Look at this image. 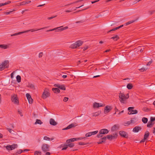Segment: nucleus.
<instances>
[{
  "instance_id": "obj_1",
  "label": "nucleus",
  "mask_w": 155,
  "mask_h": 155,
  "mask_svg": "<svg viewBox=\"0 0 155 155\" xmlns=\"http://www.w3.org/2000/svg\"><path fill=\"white\" fill-rule=\"evenodd\" d=\"M119 97L120 98V101L121 103L126 104V100L129 98V94H127L125 95L124 93H121L120 91L119 93Z\"/></svg>"
},
{
  "instance_id": "obj_2",
  "label": "nucleus",
  "mask_w": 155,
  "mask_h": 155,
  "mask_svg": "<svg viewBox=\"0 0 155 155\" xmlns=\"http://www.w3.org/2000/svg\"><path fill=\"white\" fill-rule=\"evenodd\" d=\"M83 42L78 40L75 43L72 44L70 46V48L72 49H75L81 46L83 44Z\"/></svg>"
},
{
  "instance_id": "obj_3",
  "label": "nucleus",
  "mask_w": 155,
  "mask_h": 155,
  "mask_svg": "<svg viewBox=\"0 0 155 155\" xmlns=\"http://www.w3.org/2000/svg\"><path fill=\"white\" fill-rule=\"evenodd\" d=\"M63 26H61L59 27H58L57 28H54L53 29H50L49 30H48L46 31V32H48L50 31H52L54 30H56L57 31H63L64 30H66L68 28V27L67 26L65 27L64 28H61Z\"/></svg>"
},
{
  "instance_id": "obj_4",
  "label": "nucleus",
  "mask_w": 155,
  "mask_h": 155,
  "mask_svg": "<svg viewBox=\"0 0 155 155\" xmlns=\"http://www.w3.org/2000/svg\"><path fill=\"white\" fill-rule=\"evenodd\" d=\"M11 100L15 104H18L19 103L18 99L16 94H14L12 96Z\"/></svg>"
},
{
  "instance_id": "obj_5",
  "label": "nucleus",
  "mask_w": 155,
  "mask_h": 155,
  "mask_svg": "<svg viewBox=\"0 0 155 155\" xmlns=\"http://www.w3.org/2000/svg\"><path fill=\"white\" fill-rule=\"evenodd\" d=\"M49 146L48 144H44L42 145L41 148L43 151L44 152H45L49 151Z\"/></svg>"
},
{
  "instance_id": "obj_6",
  "label": "nucleus",
  "mask_w": 155,
  "mask_h": 155,
  "mask_svg": "<svg viewBox=\"0 0 155 155\" xmlns=\"http://www.w3.org/2000/svg\"><path fill=\"white\" fill-rule=\"evenodd\" d=\"M49 96L50 93L48 92V89H45L42 95V97L43 99H45Z\"/></svg>"
},
{
  "instance_id": "obj_7",
  "label": "nucleus",
  "mask_w": 155,
  "mask_h": 155,
  "mask_svg": "<svg viewBox=\"0 0 155 155\" xmlns=\"http://www.w3.org/2000/svg\"><path fill=\"white\" fill-rule=\"evenodd\" d=\"M112 109L111 106L107 105L106 106L104 109V112L105 114H107L110 112Z\"/></svg>"
},
{
  "instance_id": "obj_8",
  "label": "nucleus",
  "mask_w": 155,
  "mask_h": 155,
  "mask_svg": "<svg viewBox=\"0 0 155 155\" xmlns=\"http://www.w3.org/2000/svg\"><path fill=\"white\" fill-rule=\"evenodd\" d=\"M26 96L28 100L29 103L30 104H32L33 102V101L30 94L28 93H27L26 94Z\"/></svg>"
},
{
  "instance_id": "obj_9",
  "label": "nucleus",
  "mask_w": 155,
  "mask_h": 155,
  "mask_svg": "<svg viewBox=\"0 0 155 155\" xmlns=\"http://www.w3.org/2000/svg\"><path fill=\"white\" fill-rule=\"evenodd\" d=\"M120 135L122 137L125 138L128 137V134L127 133L124 131H121L119 132Z\"/></svg>"
},
{
  "instance_id": "obj_10",
  "label": "nucleus",
  "mask_w": 155,
  "mask_h": 155,
  "mask_svg": "<svg viewBox=\"0 0 155 155\" xmlns=\"http://www.w3.org/2000/svg\"><path fill=\"white\" fill-rule=\"evenodd\" d=\"M117 134L116 133L115 134H114V135H107V137L108 139L111 140L115 138H116L115 136L117 137Z\"/></svg>"
},
{
  "instance_id": "obj_11",
  "label": "nucleus",
  "mask_w": 155,
  "mask_h": 155,
  "mask_svg": "<svg viewBox=\"0 0 155 155\" xmlns=\"http://www.w3.org/2000/svg\"><path fill=\"white\" fill-rule=\"evenodd\" d=\"M119 128V125L118 124H115L111 128V130L112 131L118 130Z\"/></svg>"
},
{
  "instance_id": "obj_12",
  "label": "nucleus",
  "mask_w": 155,
  "mask_h": 155,
  "mask_svg": "<svg viewBox=\"0 0 155 155\" xmlns=\"http://www.w3.org/2000/svg\"><path fill=\"white\" fill-rule=\"evenodd\" d=\"M75 124H76L75 123V124H74V123L71 124L69 125L67 127H66L62 129V130H68V129H71L73 127H75V126H76L77 125H75Z\"/></svg>"
},
{
  "instance_id": "obj_13",
  "label": "nucleus",
  "mask_w": 155,
  "mask_h": 155,
  "mask_svg": "<svg viewBox=\"0 0 155 155\" xmlns=\"http://www.w3.org/2000/svg\"><path fill=\"white\" fill-rule=\"evenodd\" d=\"M9 63V61L8 60H5L4 62H2V64L3 65L5 68H8V67Z\"/></svg>"
},
{
  "instance_id": "obj_14",
  "label": "nucleus",
  "mask_w": 155,
  "mask_h": 155,
  "mask_svg": "<svg viewBox=\"0 0 155 155\" xmlns=\"http://www.w3.org/2000/svg\"><path fill=\"white\" fill-rule=\"evenodd\" d=\"M109 132V131L107 129H104L101 130L99 133L103 134H107Z\"/></svg>"
},
{
  "instance_id": "obj_15",
  "label": "nucleus",
  "mask_w": 155,
  "mask_h": 155,
  "mask_svg": "<svg viewBox=\"0 0 155 155\" xmlns=\"http://www.w3.org/2000/svg\"><path fill=\"white\" fill-rule=\"evenodd\" d=\"M46 28V27H43V28H40V29H37V30H35V29H30V30L25 31H24V33H27V32H28L29 31H31V32H33V31H37L39 30H41V29H44L45 28Z\"/></svg>"
},
{
  "instance_id": "obj_16",
  "label": "nucleus",
  "mask_w": 155,
  "mask_h": 155,
  "mask_svg": "<svg viewBox=\"0 0 155 155\" xmlns=\"http://www.w3.org/2000/svg\"><path fill=\"white\" fill-rule=\"evenodd\" d=\"M104 105L103 104H102L101 105H100L99 103L95 102L93 104V107L94 108H98L99 107H103L104 106Z\"/></svg>"
},
{
  "instance_id": "obj_17",
  "label": "nucleus",
  "mask_w": 155,
  "mask_h": 155,
  "mask_svg": "<svg viewBox=\"0 0 155 155\" xmlns=\"http://www.w3.org/2000/svg\"><path fill=\"white\" fill-rule=\"evenodd\" d=\"M50 124L53 126H55L57 124V123L55 121L54 119L52 118L50 119Z\"/></svg>"
},
{
  "instance_id": "obj_18",
  "label": "nucleus",
  "mask_w": 155,
  "mask_h": 155,
  "mask_svg": "<svg viewBox=\"0 0 155 155\" xmlns=\"http://www.w3.org/2000/svg\"><path fill=\"white\" fill-rule=\"evenodd\" d=\"M141 129V127H140L136 126L134 127L133 129V131L135 132H137L139 130Z\"/></svg>"
},
{
  "instance_id": "obj_19",
  "label": "nucleus",
  "mask_w": 155,
  "mask_h": 155,
  "mask_svg": "<svg viewBox=\"0 0 155 155\" xmlns=\"http://www.w3.org/2000/svg\"><path fill=\"white\" fill-rule=\"evenodd\" d=\"M150 135V133L149 131H147L145 132L144 136V140H147Z\"/></svg>"
},
{
  "instance_id": "obj_20",
  "label": "nucleus",
  "mask_w": 155,
  "mask_h": 155,
  "mask_svg": "<svg viewBox=\"0 0 155 155\" xmlns=\"http://www.w3.org/2000/svg\"><path fill=\"white\" fill-rule=\"evenodd\" d=\"M52 91L55 93H59L60 92V90L58 88H53Z\"/></svg>"
},
{
  "instance_id": "obj_21",
  "label": "nucleus",
  "mask_w": 155,
  "mask_h": 155,
  "mask_svg": "<svg viewBox=\"0 0 155 155\" xmlns=\"http://www.w3.org/2000/svg\"><path fill=\"white\" fill-rule=\"evenodd\" d=\"M154 124V123L150 121L147 123V126L148 127H151L153 126Z\"/></svg>"
},
{
  "instance_id": "obj_22",
  "label": "nucleus",
  "mask_w": 155,
  "mask_h": 155,
  "mask_svg": "<svg viewBox=\"0 0 155 155\" xmlns=\"http://www.w3.org/2000/svg\"><path fill=\"white\" fill-rule=\"evenodd\" d=\"M138 113L137 110H132L131 111V112L130 113L128 112V114H137Z\"/></svg>"
},
{
  "instance_id": "obj_23",
  "label": "nucleus",
  "mask_w": 155,
  "mask_h": 155,
  "mask_svg": "<svg viewBox=\"0 0 155 155\" xmlns=\"http://www.w3.org/2000/svg\"><path fill=\"white\" fill-rule=\"evenodd\" d=\"M24 31L22 32H20L17 33H15L13 34H12L11 35V36H13L16 35H20L21 34H22L24 33Z\"/></svg>"
},
{
  "instance_id": "obj_24",
  "label": "nucleus",
  "mask_w": 155,
  "mask_h": 155,
  "mask_svg": "<svg viewBox=\"0 0 155 155\" xmlns=\"http://www.w3.org/2000/svg\"><path fill=\"white\" fill-rule=\"evenodd\" d=\"M111 39H113L114 41H117L119 38V37L117 35H115L114 36L112 37L111 38Z\"/></svg>"
},
{
  "instance_id": "obj_25",
  "label": "nucleus",
  "mask_w": 155,
  "mask_h": 155,
  "mask_svg": "<svg viewBox=\"0 0 155 155\" xmlns=\"http://www.w3.org/2000/svg\"><path fill=\"white\" fill-rule=\"evenodd\" d=\"M42 122L40 120L36 119V122L35 123V124H42Z\"/></svg>"
},
{
  "instance_id": "obj_26",
  "label": "nucleus",
  "mask_w": 155,
  "mask_h": 155,
  "mask_svg": "<svg viewBox=\"0 0 155 155\" xmlns=\"http://www.w3.org/2000/svg\"><path fill=\"white\" fill-rule=\"evenodd\" d=\"M0 48L5 49L8 48V46L6 45H0Z\"/></svg>"
},
{
  "instance_id": "obj_27",
  "label": "nucleus",
  "mask_w": 155,
  "mask_h": 155,
  "mask_svg": "<svg viewBox=\"0 0 155 155\" xmlns=\"http://www.w3.org/2000/svg\"><path fill=\"white\" fill-rule=\"evenodd\" d=\"M142 122L144 124H146L148 121V119L146 117H143L142 119Z\"/></svg>"
},
{
  "instance_id": "obj_28",
  "label": "nucleus",
  "mask_w": 155,
  "mask_h": 155,
  "mask_svg": "<svg viewBox=\"0 0 155 155\" xmlns=\"http://www.w3.org/2000/svg\"><path fill=\"white\" fill-rule=\"evenodd\" d=\"M17 81L18 83L21 81V77L20 75H18L16 76Z\"/></svg>"
},
{
  "instance_id": "obj_29",
  "label": "nucleus",
  "mask_w": 155,
  "mask_h": 155,
  "mask_svg": "<svg viewBox=\"0 0 155 155\" xmlns=\"http://www.w3.org/2000/svg\"><path fill=\"white\" fill-rule=\"evenodd\" d=\"M132 84H129L127 85V87L128 89H131L133 87Z\"/></svg>"
},
{
  "instance_id": "obj_30",
  "label": "nucleus",
  "mask_w": 155,
  "mask_h": 155,
  "mask_svg": "<svg viewBox=\"0 0 155 155\" xmlns=\"http://www.w3.org/2000/svg\"><path fill=\"white\" fill-rule=\"evenodd\" d=\"M59 88L61 90H66V88L64 85H60V87H59Z\"/></svg>"
},
{
  "instance_id": "obj_31",
  "label": "nucleus",
  "mask_w": 155,
  "mask_h": 155,
  "mask_svg": "<svg viewBox=\"0 0 155 155\" xmlns=\"http://www.w3.org/2000/svg\"><path fill=\"white\" fill-rule=\"evenodd\" d=\"M136 20H132V21H129L127 22V23H126L125 24V25H128L130 24H131L134 22L135 21H136Z\"/></svg>"
},
{
  "instance_id": "obj_32",
  "label": "nucleus",
  "mask_w": 155,
  "mask_h": 155,
  "mask_svg": "<svg viewBox=\"0 0 155 155\" xmlns=\"http://www.w3.org/2000/svg\"><path fill=\"white\" fill-rule=\"evenodd\" d=\"M6 149L7 150H12V147H11V145H7L6 147Z\"/></svg>"
},
{
  "instance_id": "obj_33",
  "label": "nucleus",
  "mask_w": 155,
  "mask_h": 155,
  "mask_svg": "<svg viewBox=\"0 0 155 155\" xmlns=\"http://www.w3.org/2000/svg\"><path fill=\"white\" fill-rule=\"evenodd\" d=\"M17 144H14L11 145V147L12 150L14 149L17 147Z\"/></svg>"
},
{
  "instance_id": "obj_34",
  "label": "nucleus",
  "mask_w": 155,
  "mask_h": 155,
  "mask_svg": "<svg viewBox=\"0 0 155 155\" xmlns=\"http://www.w3.org/2000/svg\"><path fill=\"white\" fill-rule=\"evenodd\" d=\"M67 146H68L70 147H72L74 146V144L73 143H68V145H67Z\"/></svg>"
},
{
  "instance_id": "obj_35",
  "label": "nucleus",
  "mask_w": 155,
  "mask_h": 155,
  "mask_svg": "<svg viewBox=\"0 0 155 155\" xmlns=\"http://www.w3.org/2000/svg\"><path fill=\"white\" fill-rule=\"evenodd\" d=\"M28 87L32 89H34L35 88L34 86L32 84H29L28 85Z\"/></svg>"
},
{
  "instance_id": "obj_36",
  "label": "nucleus",
  "mask_w": 155,
  "mask_h": 155,
  "mask_svg": "<svg viewBox=\"0 0 155 155\" xmlns=\"http://www.w3.org/2000/svg\"><path fill=\"white\" fill-rule=\"evenodd\" d=\"M23 152V151L22 150H18V151H17L16 153H15V154L16 155H18V154H20L22 152Z\"/></svg>"
},
{
  "instance_id": "obj_37",
  "label": "nucleus",
  "mask_w": 155,
  "mask_h": 155,
  "mask_svg": "<svg viewBox=\"0 0 155 155\" xmlns=\"http://www.w3.org/2000/svg\"><path fill=\"white\" fill-rule=\"evenodd\" d=\"M92 135L91 133V132H88L86 133L85 134V136L86 137H89L91 136Z\"/></svg>"
},
{
  "instance_id": "obj_38",
  "label": "nucleus",
  "mask_w": 155,
  "mask_h": 155,
  "mask_svg": "<svg viewBox=\"0 0 155 155\" xmlns=\"http://www.w3.org/2000/svg\"><path fill=\"white\" fill-rule=\"evenodd\" d=\"M35 155H41V152L36 151L35 152Z\"/></svg>"
},
{
  "instance_id": "obj_39",
  "label": "nucleus",
  "mask_w": 155,
  "mask_h": 155,
  "mask_svg": "<svg viewBox=\"0 0 155 155\" xmlns=\"http://www.w3.org/2000/svg\"><path fill=\"white\" fill-rule=\"evenodd\" d=\"M130 124V121H129L124 122V125L125 126H128Z\"/></svg>"
},
{
  "instance_id": "obj_40",
  "label": "nucleus",
  "mask_w": 155,
  "mask_h": 155,
  "mask_svg": "<svg viewBox=\"0 0 155 155\" xmlns=\"http://www.w3.org/2000/svg\"><path fill=\"white\" fill-rule=\"evenodd\" d=\"M5 68H4L3 65L2 64L1 65H0V71H2L4 70Z\"/></svg>"
},
{
  "instance_id": "obj_41",
  "label": "nucleus",
  "mask_w": 155,
  "mask_h": 155,
  "mask_svg": "<svg viewBox=\"0 0 155 155\" xmlns=\"http://www.w3.org/2000/svg\"><path fill=\"white\" fill-rule=\"evenodd\" d=\"M134 107H129L128 108V110L129 111V113H130L131 112V110H132V109H134Z\"/></svg>"
},
{
  "instance_id": "obj_42",
  "label": "nucleus",
  "mask_w": 155,
  "mask_h": 155,
  "mask_svg": "<svg viewBox=\"0 0 155 155\" xmlns=\"http://www.w3.org/2000/svg\"><path fill=\"white\" fill-rule=\"evenodd\" d=\"M103 137V135L102 134H101V133H99L97 136V137L98 138L102 137Z\"/></svg>"
},
{
  "instance_id": "obj_43",
  "label": "nucleus",
  "mask_w": 155,
  "mask_h": 155,
  "mask_svg": "<svg viewBox=\"0 0 155 155\" xmlns=\"http://www.w3.org/2000/svg\"><path fill=\"white\" fill-rule=\"evenodd\" d=\"M85 21L82 20H81L78 21H77L75 22L76 23L78 24V23H82Z\"/></svg>"
},
{
  "instance_id": "obj_44",
  "label": "nucleus",
  "mask_w": 155,
  "mask_h": 155,
  "mask_svg": "<svg viewBox=\"0 0 155 155\" xmlns=\"http://www.w3.org/2000/svg\"><path fill=\"white\" fill-rule=\"evenodd\" d=\"M91 132V133L92 135H93L97 134L98 132V131L97 130L93 132Z\"/></svg>"
},
{
  "instance_id": "obj_45",
  "label": "nucleus",
  "mask_w": 155,
  "mask_h": 155,
  "mask_svg": "<svg viewBox=\"0 0 155 155\" xmlns=\"http://www.w3.org/2000/svg\"><path fill=\"white\" fill-rule=\"evenodd\" d=\"M24 4L26 5L30 3L31 2V1H24Z\"/></svg>"
},
{
  "instance_id": "obj_46",
  "label": "nucleus",
  "mask_w": 155,
  "mask_h": 155,
  "mask_svg": "<svg viewBox=\"0 0 155 155\" xmlns=\"http://www.w3.org/2000/svg\"><path fill=\"white\" fill-rule=\"evenodd\" d=\"M107 138V137H106L105 136V137H102V138H101L100 140H102L104 141V142L106 140Z\"/></svg>"
},
{
  "instance_id": "obj_47",
  "label": "nucleus",
  "mask_w": 155,
  "mask_h": 155,
  "mask_svg": "<svg viewBox=\"0 0 155 155\" xmlns=\"http://www.w3.org/2000/svg\"><path fill=\"white\" fill-rule=\"evenodd\" d=\"M44 139L45 140H50V138L49 137H47V136H45L44 137Z\"/></svg>"
},
{
  "instance_id": "obj_48",
  "label": "nucleus",
  "mask_w": 155,
  "mask_h": 155,
  "mask_svg": "<svg viewBox=\"0 0 155 155\" xmlns=\"http://www.w3.org/2000/svg\"><path fill=\"white\" fill-rule=\"evenodd\" d=\"M86 9H87V8H85V9H83L78 10V11H77L76 12H73V14L77 13L78 12H80L83 11L84 10H86Z\"/></svg>"
},
{
  "instance_id": "obj_49",
  "label": "nucleus",
  "mask_w": 155,
  "mask_h": 155,
  "mask_svg": "<svg viewBox=\"0 0 155 155\" xmlns=\"http://www.w3.org/2000/svg\"><path fill=\"white\" fill-rule=\"evenodd\" d=\"M155 12V10H150L148 12L150 15H152Z\"/></svg>"
},
{
  "instance_id": "obj_50",
  "label": "nucleus",
  "mask_w": 155,
  "mask_h": 155,
  "mask_svg": "<svg viewBox=\"0 0 155 155\" xmlns=\"http://www.w3.org/2000/svg\"><path fill=\"white\" fill-rule=\"evenodd\" d=\"M99 115L98 112H96L93 114V116H97Z\"/></svg>"
},
{
  "instance_id": "obj_51",
  "label": "nucleus",
  "mask_w": 155,
  "mask_h": 155,
  "mask_svg": "<svg viewBox=\"0 0 155 155\" xmlns=\"http://www.w3.org/2000/svg\"><path fill=\"white\" fill-rule=\"evenodd\" d=\"M68 100V97H65L64 98L63 101L64 102H67Z\"/></svg>"
},
{
  "instance_id": "obj_52",
  "label": "nucleus",
  "mask_w": 155,
  "mask_h": 155,
  "mask_svg": "<svg viewBox=\"0 0 155 155\" xmlns=\"http://www.w3.org/2000/svg\"><path fill=\"white\" fill-rule=\"evenodd\" d=\"M104 143V141H103L102 140H100L99 142H97V143L98 144H101V143Z\"/></svg>"
},
{
  "instance_id": "obj_53",
  "label": "nucleus",
  "mask_w": 155,
  "mask_h": 155,
  "mask_svg": "<svg viewBox=\"0 0 155 155\" xmlns=\"http://www.w3.org/2000/svg\"><path fill=\"white\" fill-rule=\"evenodd\" d=\"M43 55V53L42 52H41L39 53V54L38 57L39 58H41L42 56Z\"/></svg>"
},
{
  "instance_id": "obj_54",
  "label": "nucleus",
  "mask_w": 155,
  "mask_h": 155,
  "mask_svg": "<svg viewBox=\"0 0 155 155\" xmlns=\"http://www.w3.org/2000/svg\"><path fill=\"white\" fill-rule=\"evenodd\" d=\"M60 85L59 84H55L54 85V86L55 87H57L59 88V87H60Z\"/></svg>"
},
{
  "instance_id": "obj_55",
  "label": "nucleus",
  "mask_w": 155,
  "mask_h": 155,
  "mask_svg": "<svg viewBox=\"0 0 155 155\" xmlns=\"http://www.w3.org/2000/svg\"><path fill=\"white\" fill-rule=\"evenodd\" d=\"M154 120H155V117H151L150 118V121H151L153 122Z\"/></svg>"
},
{
  "instance_id": "obj_56",
  "label": "nucleus",
  "mask_w": 155,
  "mask_h": 155,
  "mask_svg": "<svg viewBox=\"0 0 155 155\" xmlns=\"http://www.w3.org/2000/svg\"><path fill=\"white\" fill-rule=\"evenodd\" d=\"M146 70L144 68H142L140 69H139V70L140 71H144Z\"/></svg>"
},
{
  "instance_id": "obj_57",
  "label": "nucleus",
  "mask_w": 155,
  "mask_h": 155,
  "mask_svg": "<svg viewBox=\"0 0 155 155\" xmlns=\"http://www.w3.org/2000/svg\"><path fill=\"white\" fill-rule=\"evenodd\" d=\"M152 60H151V61H149L148 62L147 64V65H150L152 63Z\"/></svg>"
},
{
  "instance_id": "obj_58",
  "label": "nucleus",
  "mask_w": 155,
  "mask_h": 155,
  "mask_svg": "<svg viewBox=\"0 0 155 155\" xmlns=\"http://www.w3.org/2000/svg\"><path fill=\"white\" fill-rule=\"evenodd\" d=\"M66 146V147L63 148L62 149V150H66L67 148H68V146H67V145H64V146Z\"/></svg>"
},
{
  "instance_id": "obj_59",
  "label": "nucleus",
  "mask_w": 155,
  "mask_h": 155,
  "mask_svg": "<svg viewBox=\"0 0 155 155\" xmlns=\"http://www.w3.org/2000/svg\"><path fill=\"white\" fill-rule=\"evenodd\" d=\"M56 16H57L56 15V16H52L51 17H48V18L47 19L48 20L51 19L53 18L56 17Z\"/></svg>"
},
{
  "instance_id": "obj_60",
  "label": "nucleus",
  "mask_w": 155,
  "mask_h": 155,
  "mask_svg": "<svg viewBox=\"0 0 155 155\" xmlns=\"http://www.w3.org/2000/svg\"><path fill=\"white\" fill-rule=\"evenodd\" d=\"M75 140L76 139H75V138L70 139V141H71V142H74L75 141Z\"/></svg>"
},
{
  "instance_id": "obj_61",
  "label": "nucleus",
  "mask_w": 155,
  "mask_h": 155,
  "mask_svg": "<svg viewBox=\"0 0 155 155\" xmlns=\"http://www.w3.org/2000/svg\"><path fill=\"white\" fill-rule=\"evenodd\" d=\"M18 114L20 115L21 116H23V114L21 112V111H20L19 110H18Z\"/></svg>"
},
{
  "instance_id": "obj_62",
  "label": "nucleus",
  "mask_w": 155,
  "mask_h": 155,
  "mask_svg": "<svg viewBox=\"0 0 155 155\" xmlns=\"http://www.w3.org/2000/svg\"><path fill=\"white\" fill-rule=\"evenodd\" d=\"M12 11H10L9 12H5V14L6 15H8L10 14L11 13Z\"/></svg>"
},
{
  "instance_id": "obj_63",
  "label": "nucleus",
  "mask_w": 155,
  "mask_h": 155,
  "mask_svg": "<svg viewBox=\"0 0 155 155\" xmlns=\"http://www.w3.org/2000/svg\"><path fill=\"white\" fill-rule=\"evenodd\" d=\"M7 129L10 133H11L12 132V131H13L12 129L9 128H7Z\"/></svg>"
},
{
  "instance_id": "obj_64",
  "label": "nucleus",
  "mask_w": 155,
  "mask_h": 155,
  "mask_svg": "<svg viewBox=\"0 0 155 155\" xmlns=\"http://www.w3.org/2000/svg\"><path fill=\"white\" fill-rule=\"evenodd\" d=\"M19 5H25L24 4V1H23L21 2H20L19 3Z\"/></svg>"
}]
</instances>
